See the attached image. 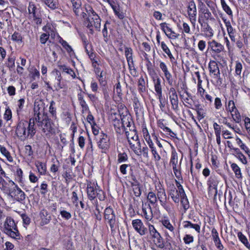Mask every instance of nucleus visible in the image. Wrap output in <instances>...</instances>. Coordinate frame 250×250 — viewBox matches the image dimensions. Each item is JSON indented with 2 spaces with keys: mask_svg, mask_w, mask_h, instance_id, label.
Returning a JSON list of instances; mask_svg holds the SVG:
<instances>
[{
  "mask_svg": "<svg viewBox=\"0 0 250 250\" xmlns=\"http://www.w3.org/2000/svg\"><path fill=\"white\" fill-rule=\"evenodd\" d=\"M143 216L147 220L150 221L153 218V213L151 208L150 205H148V209L143 208Z\"/></svg>",
  "mask_w": 250,
  "mask_h": 250,
  "instance_id": "30",
  "label": "nucleus"
},
{
  "mask_svg": "<svg viewBox=\"0 0 250 250\" xmlns=\"http://www.w3.org/2000/svg\"><path fill=\"white\" fill-rule=\"evenodd\" d=\"M193 237L190 234H186L183 238V241L186 244H189L193 242Z\"/></svg>",
  "mask_w": 250,
  "mask_h": 250,
  "instance_id": "56",
  "label": "nucleus"
},
{
  "mask_svg": "<svg viewBox=\"0 0 250 250\" xmlns=\"http://www.w3.org/2000/svg\"><path fill=\"white\" fill-rule=\"evenodd\" d=\"M161 47L163 50L167 55L168 57L169 58L171 62H173L175 60V58L171 53V52L168 48V47L167 46V45L166 44V43L162 42L161 43Z\"/></svg>",
  "mask_w": 250,
  "mask_h": 250,
  "instance_id": "39",
  "label": "nucleus"
},
{
  "mask_svg": "<svg viewBox=\"0 0 250 250\" xmlns=\"http://www.w3.org/2000/svg\"><path fill=\"white\" fill-rule=\"evenodd\" d=\"M60 70L63 72H65L70 75L72 78H74L76 77V75L74 71L70 67L67 66L65 65H60L58 66Z\"/></svg>",
  "mask_w": 250,
  "mask_h": 250,
  "instance_id": "32",
  "label": "nucleus"
},
{
  "mask_svg": "<svg viewBox=\"0 0 250 250\" xmlns=\"http://www.w3.org/2000/svg\"><path fill=\"white\" fill-rule=\"evenodd\" d=\"M209 75L211 77H219L220 75L218 65L215 61H210L208 64Z\"/></svg>",
  "mask_w": 250,
  "mask_h": 250,
  "instance_id": "17",
  "label": "nucleus"
},
{
  "mask_svg": "<svg viewBox=\"0 0 250 250\" xmlns=\"http://www.w3.org/2000/svg\"><path fill=\"white\" fill-rule=\"evenodd\" d=\"M113 125L116 132L119 134H122L125 132L126 128H124L121 122L118 119L114 120Z\"/></svg>",
  "mask_w": 250,
  "mask_h": 250,
  "instance_id": "27",
  "label": "nucleus"
},
{
  "mask_svg": "<svg viewBox=\"0 0 250 250\" xmlns=\"http://www.w3.org/2000/svg\"><path fill=\"white\" fill-rule=\"evenodd\" d=\"M228 108L229 111L232 113L235 110V112H238V110L236 108L234 102L232 100L229 101L228 103Z\"/></svg>",
  "mask_w": 250,
  "mask_h": 250,
  "instance_id": "55",
  "label": "nucleus"
},
{
  "mask_svg": "<svg viewBox=\"0 0 250 250\" xmlns=\"http://www.w3.org/2000/svg\"><path fill=\"white\" fill-rule=\"evenodd\" d=\"M97 144L99 148L106 150L108 149L110 146L109 138L106 134L101 132L99 136Z\"/></svg>",
  "mask_w": 250,
  "mask_h": 250,
  "instance_id": "13",
  "label": "nucleus"
},
{
  "mask_svg": "<svg viewBox=\"0 0 250 250\" xmlns=\"http://www.w3.org/2000/svg\"><path fill=\"white\" fill-rule=\"evenodd\" d=\"M211 236L216 247L219 250H222L224 249V247L221 242L218 233L216 229L213 228L211 229Z\"/></svg>",
  "mask_w": 250,
  "mask_h": 250,
  "instance_id": "21",
  "label": "nucleus"
},
{
  "mask_svg": "<svg viewBox=\"0 0 250 250\" xmlns=\"http://www.w3.org/2000/svg\"><path fill=\"white\" fill-rule=\"evenodd\" d=\"M132 225L135 230L141 235H144L147 231L142 221L140 219H135L132 222Z\"/></svg>",
  "mask_w": 250,
  "mask_h": 250,
  "instance_id": "15",
  "label": "nucleus"
},
{
  "mask_svg": "<svg viewBox=\"0 0 250 250\" xmlns=\"http://www.w3.org/2000/svg\"><path fill=\"white\" fill-rule=\"evenodd\" d=\"M162 30L165 33H167V32H169L171 31V29L167 26V23L166 22L162 23L160 24Z\"/></svg>",
  "mask_w": 250,
  "mask_h": 250,
  "instance_id": "64",
  "label": "nucleus"
},
{
  "mask_svg": "<svg viewBox=\"0 0 250 250\" xmlns=\"http://www.w3.org/2000/svg\"><path fill=\"white\" fill-rule=\"evenodd\" d=\"M11 39L13 41H15L16 42H22V37L21 34L18 32H15L11 36Z\"/></svg>",
  "mask_w": 250,
  "mask_h": 250,
  "instance_id": "47",
  "label": "nucleus"
},
{
  "mask_svg": "<svg viewBox=\"0 0 250 250\" xmlns=\"http://www.w3.org/2000/svg\"><path fill=\"white\" fill-rule=\"evenodd\" d=\"M182 159V158L181 159L178 164V154L175 150L172 151L169 164L172 166V169L181 167Z\"/></svg>",
  "mask_w": 250,
  "mask_h": 250,
  "instance_id": "20",
  "label": "nucleus"
},
{
  "mask_svg": "<svg viewBox=\"0 0 250 250\" xmlns=\"http://www.w3.org/2000/svg\"><path fill=\"white\" fill-rule=\"evenodd\" d=\"M230 167L234 172L236 177L238 178H241L242 177V175L240 168L238 167V166L235 163H232Z\"/></svg>",
  "mask_w": 250,
  "mask_h": 250,
  "instance_id": "40",
  "label": "nucleus"
},
{
  "mask_svg": "<svg viewBox=\"0 0 250 250\" xmlns=\"http://www.w3.org/2000/svg\"><path fill=\"white\" fill-rule=\"evenodd\" d=\"M60 42L62 44V46L66 49V50L68 53H70L71 52L73 51L72 47L68 44V43L62 39Z\"/></svg>",
  "mask_w": 250,
  "mask_h": 250,
  "instance_id": "54",
  "label": "nucleus"
},
{
  "mask_svg": "<svg viewBox=\"0 0 250 250\" xmlns=\"http://www.w3.org/2000/svg\"><path fill=\"white\" fill-rule=\"evenodd\" d=\"M132 150L137 155L140 156L142 155L144 157L146 158H148L149 157L148 147L145 146L142 148L140 141L137 142L136 146L132 145Z\"/></svg>",
  "mask_w": 250,
  "mask_h": 250,
  "instance_id": "14",
  "label": "nucleus"
},
{
  "mask_svg": "<svg viewBox=\"0 0 250 250\" xmlns=\"http://www.w3.org/2000/svg\"><path fill=\"white\" fill-rule=\"evenodd\" d=\"M73 10L76 16H79V13L82 10L81 0H71Z\"/></svg>",
  "mask_w": 250,
  "mask_h": 250,
  "instance_id": "25",
  "label": "nucleus"
},
{
  "mask_svg": "<svg viewBox=\"0 0 250 250\" xmlns=\"http://www.w3.org/2000/svg\"><path fill=\"white\" fill-rule=\"evenodd\" d=\"M35 121H36L35 117H34V118L30 119L29 122H27L28 125L27 130L29 137L30 138H32L36 133Z\"/></svg>",
  "mask_w": 250,
  "mask_h": 250,
  "instance_id": "24",
  "label": "nucleus"
},
{
  "mask_svg": "<svg viewBox=\"0 0 250 250\" xmlns=\"http://www.w3.org/2000/svg\"><path fill=\"white\" fill-rule=\"evenodd\" d=\"M0 16L1 17V21L5 22L8 27L12 26L11 15L8 12L2 11Z\"/></svg>",
  "mask_w": 250,
  "mask_h": 250,
  "instance_id": "28",
  "label": "nucleus"
},
{
  "mask_svg": "<svg viewBox=\"0 0 250 250\" xmlns=\"http://www.w3.org/2000/svg\"><path fill=\"white\" fill-rule=\"evenodd\" d=\"M242 69V64L240 62H236L235 67L236 75L240 76Z\"/></svg>",
  "mask_w": 250,
  "mask_h": 250,
  "instance_id": "58",
  "label": "nucleus"
},
{
  "mask_svg": "<svg viewBox=\"0 0 250 250\" xmlns=\"http://www.w3.org/2000/svg\"><path fill=\"white\" fill-rule=\"evenodd\" d=\"M25 153L28 156H32L33 155L34 152L30 145H28L25 146Z\"/></svg>",
  "mask_w": 250,
  "mask_h": 250,
  "instance_id": "61",
  "label": "nucleus"
},
{
  "mask_svg": "<svg viewBox=\"0 0 250 250\" xmlns=\"http://www.w3.org/2000/svg\"><path fill=\"white\" fill-rule=\"evenodd\" d=\"M125 54L126 60L133 59V50L130 47H125Z\"/></svg>",
  "mask_w": 250,
  "mask_h": 250,
  "instance_id": "49",
  "label": "nucleus"
},
{
  "mask_svg": "<svg viewBox=\"0 0 250 250\" xmlns=\"http://www.w3.org/2000/svg\"><path fill=\"white\" fill-rule=\"evenodd\" d=\"M160 67L163 71L166 80L169 85H173V79L171 73L168 70L167 67L164 62H161L160 63Z\"/></svg>",
  "mask_w": 250,
  "mask_h": 250,
  "instance_id": "19",
  "label": "nucleus"
},
{
  "mask_svg": "<svg viewBox=\"0 0 250 250\" xmlns=\"http://www.w3.org/2000/svg\"><path fill=\"white\" fill-rule=\"evenodd\" d=\"M35 166L41 175H45L46 172V165L45 163L40 161H37L35 163Z\"/></svg>",
  "mask_w": 250,
  "mask_h": 250,
  "instance_id": "29",
  "label": "nucleus"
},
{
  "mask_svg": "<svg viewBox=\"0 0 250 250\" xmlns=\"http://www.w3.org/2000/svg\"><path fill=\"white\" fill-rule=\"evenodd\" d=\"M121 124L123 125L124 128H125V125L128 122L130 121L131 119L130 115H123L121 116Z\"/></svg>",
  "mask_w": 250,
  "mask_h": 250,
  "instance_id": "50",
  "label": "nucleus"
},
{
  "mask_svg": "<svg viewBox=\"0 0 250 250\" xmlns=\"http://www.w3.org/2000/svg\"><path fill=\"white\" fill-rule=\"evenodd\" d=\"M4 232L12 238L15 239H19L20 238V233L18 230L17 228L15 229L6 230V231Z\"/></svg>",
  "mask_w": 250,
  "mask_h": 250,
  "instance_id": "36",
  "label": "nucleus"
},
{
  "mask_svg": "<svg viewBox=\"0 0 250 250\" xmlns=\"http://www.w3.org/2000/svg\"><path fill=\"white\" fill-rule=\"evenodd\" d=\"M155 189L157 200L161 206L167 210L168 208L167 205V196L164 187L161 184H159L155 186Z\"/></svg>",
  "mask_w": 250,
  "mask_h": 250,
  "instance_id": "7",
  "label": "nucleus"
},
{
  "mask_svg": "<svg viewBox=\"0 0 250 250\" xmlns=\"http://www.w3.org/2000/svg\"><path fill=\"white\" fill-rule=\"evenodd\" d=\"M160 222L166 229L169 230L170 232L174 233V228L167 218H164L162 219Z\"/></svg>",
  "mask_w": 250,
  "mask_h": 250,
  "instance_id": "34",
  "label": "nucleus"
},
{
  "mask_svg": "<svg viewBox=\"0 0 250 250\" xmlns=\"http://www.w3.org/2000/svg\"><path fill=\"white\" fill-rule=\"evenodd\" d=\"M237 236L239 240L241 243L249 250H250V243L248 241L247 237L241 232H238L237 233Z\"/></svg>",
  "mask_w": 250,
  "mask_h": 250,
  "instance_id": "31",
  "label": "nucleus"
},
{
  "mask_svg": "<svg viewBox=\"0 0 250 250\" xmlns=\"http://www.w3.org/2000/svg\"><path fill=\"white\" fill-rule=\"evenodd\" d=\"M180 200L181 201V204L182 205L184 209L187 210L189 208V204L186 194H185L184 196L181 195Z\"/></svg>",
  "mask_w": 250,
  "mask_h": 250,
  "instance_id": "46",
  "label": "nucleus"
},
{
  "mask_svg": "<svg viewBox=\"0 0 250 250\" xmlns=\"http://www.w3.org/2000/svg\"><path fill=\"white\" fill-rule=\"evenodd\" d=\"M60 214L62 218L65 220H69L72 217L71 213L66 210H61Z\"/></svg>",
  "mask_w": 250,
  "mask_h": 250,
  "instance_id": "60",
  "label": "nucleus"
},
{
  "mask_svg": "<svg viewBox=\"0 0 250 250\" xmlns=\"http://www.w3.org/2000/svg\"><path fill=\"white\" fill-rule=\"evenodd\" d=\"M27 121L21 120L18 122L16 128V134L21 141H24L29 137L27 133Z\"/></svg>",
  "mask_w": 250,
  "mask_h": 250,
  "instance_id": "6",
  "label": "nucleus"
},
{
  "mask_svg": "<svg viewBox=\"0 0 250 250\" xmlns=\"http://www.w3.org/2000/svg\"><path fill=\"white\" fill-rule=\"evenodd\" d=\"M126 137L128 140L130 148L132 149V145L136 146L137 142L140 141L135 127L131 126V129L128 130V128H126L125 131Z\"/></svg>",
  "mask_w": 250,
  "mask_h": 250,
  "instance_id": "8",
  "label": "nucleus"
},
{
  "mask_svg": "<svg viewBox=\"0 0 250 250\" xmlns=\"http://www.w3.org/2000/svg\"><path fill=\"white\" fill-rule=\"evenodd\" d=\"M134 194L136 197H140L141 195L142 192L141 190V187L140 185H139L138 186L135 185L134 187L132 188Z\"/></svg>",
  "mask_w": 250,
  "mask_h": 250,
  "instance_id": "59",
  "label": "nucleus"
},
{
  "mask_svg": "<svg viewBox=\"0 0 250 250\" xmlns=\"http://www.w3.org/2000/svg\"><path fill=\"white\" fill-rule=\"evenodd\" d=\"M86 11L87 14L82 10L79 13V15H80L84 20L85 25L89 29L91 33H93V27L99 31L101 21L100 17L90 6H88L86 8Z\"/></svg>",
  "mask_w": 250,
  "mask_h": 250,
  "instance_id": "1",
  "label": "nucleus"
},
{
  "mask_svg": "<svg viewBox=\"0 0 250 250\" xmlns=\"http://www.w3.org/2000/svg\"><path fill=\"white\" fill-rule=\"evenodd\" d=\"M111 7L113 10L115 14L120 19H123L124 18V15L123 12H120V8L119 6L116 5L111 4Z\"/></svg>",
  "mask_w": 250,
  "mask_h": 250,
  "instance_id": "45",
  "label": "nucleus"
},
{
  "mask_svg": "<svg viewBox=\"0 0 250 250\" xmlns=\"http://www.w3.org/2000/svg\"><path fill=\"white\" fill-rule=\"evenodd\" d=\"M37 125L41 127L43 132H48L52 134L55 133V129L52 126L50 119L48 118L47 113H43L41 117L36 118Z\"/></svg>",
  "mask_w": 250,
  "mask_h": 250,
  "instance_id": "3",
  "label": "nucleus"
},
{
  "mask_svg": "<svg viewBox=\"0 0 250 250\" xmlns=\"http://www.w3.org/2000/svg\"><path fill=\"white\" fill-rule=\"evenodd\" d=\"M16 228L17 226L13 219L11 217H7L4 223L3 231L5 232L10 229H15Z\"/></svg>",
  "mask_w": 250,
  "mask_h": 250,
  "instance_id": "22",
  "label": "nucleus"
},
{
  "mask_svg": "<svg viewBox=\"0 0 250 250\" xmlns=\"http://www.w3.org/2000/svg\"><path fill=\"white\" fill-rule=\"evenodd\" d=\"M168 95L172 109L175 111L178 110L179 100L175 89L174 87H170L168 90Z\"/></svg>",
  "mask_w": 250,
  "mask_h": 250,
  "instance_id": "10",
  "label": "nucleus"
},
{
  "mask_svg": "<svg viewBox=\"0 0 250 250\" xmlns=\"http://www.w3.org/2000/svg\"><path fill=\"white\" fill-rule=\"evenodd\" d=\"M52 75H53L54 78L52 81L55 90L59 91L60 89H62L64 87L63 83H62V77L60 72L57 70L54 69L52 72Z\"/></svg>",
  "mask_w": 250,
  "mask_h": 250,
  "instance_id": "9",
  "label": "nucleus"
},
{
  "mask_svg": "<svg viewBox=\"0 0 250 250\" xmlns=\"http://www.w3.org/2000/svg\"><path fill=\"white\" fill-rule=\"evenodd\" d=\"M24 100L23 99H20L18 102V106L17 111L18 113L21 112L23 109V104H24Z\"/></svg>",
  "mask_w": 250,
  "mask_h": 250,
  "instance_id": "63",
  "label": "nucleus"
},
{
  "mask_svg": "<svg viewBox=\"0 0 250 250\" xmlns=\"http://www.w3.org/2000/svg\"><path fill=\"white\" fill-rule=\"evenodd\" d=\"M195 108L194 109L197 112L199 119H203L205 117V112L202 106L200 104H197L195 105Z\"/></svg>",
  "mask_w": 250,
  "mask_h": 250,
  "instance_id": "38",
  "label": "nucleus"
},
{
  "mask_svg": "<svg viewBox=\"0 0 250 250\" xmlns=\"http://www.w3.org/2000/svg\"><path fill=\"white\" fill-rule=\"evenodd\" d=\"M104 219L107 221L111 231L113 232L115 230V228L118 224V220L116 217L113 209L110 207L106 208L104 211Z\"/></svg>",
  "mask_w": 250,
  "mask_h": 250,
  "instance_id": "4",
  "label": "nucleus"
},
{
  "mask_svg": "<svg viewBox=\"0 0 250 250\" xmlns=\"http://www.w3.org/2000/svg\"><path fill=\"white\" fill-rule=\"evenodd\" d=\"M127 155L125 153H120L118 155V163H121L123 162H125L127 161Z\"/></svg>",
  "mask_w": 250,
  "mask_h": 250,
  "instance_id": "52",
  "label": "nucleus"
},
{
  "mask_svg": "<svg viewBox=\"0 0 250 250\" xmlns=\"http://www.w3.org/2000/svg\"><path fill=\"white\" fill-rule=\"evenodd\" d=\"M55 104V102L52 101L50 103V106L49 108V112L50 114V116L52 119H56L57 118L56 109L54 106Z\"/></svg>",
  "mask_w": 250,
  "mask_h": 250,
  "instance_id": "41",
  "label": "nucleus"
},
{
  "mask_svg": "<svg viewBox=\"0 0 250 250\" xmlns=\"http://www.w3.org/2000/svg\"><path fill=\"white\" fill-rule=\"evenodd\" d=\"M154 83L155 90L156 92L162 91L161 85V80L159 78H157L156 80L153 79Z\"/></svg>",
  "mask_w": 250,
  "mask_h": 250,
  "instance_id": "48",
  "label": "nucleus"
},
{
  "mask_svg": "<svg viewBox=\"0 0 250 250\" xmlns=\"http://www.w3.org/2000/svg\"><path fill=\"white\" fill-rule=\"evenodd\" d=\"M205 1L207 5V6L211 10H212L213 12V11L215 10V3L211 0H205Z\"/></svg>",
  "mask_w": 250,
  "mask_h": 250,
  "instance_id": "62",
  "label": "nucleus"
},
{
  "mask_svg": "<svg viewBox=\"0 0 250 250\" xmlns=\"http://www.w3.org/2000/svg\"><path fill=\"white\" fill-rule=\"evenodd\" d=\"M78 98L80 104L82 108V113H83L84 112L89 111V107L84 100L83 96L81 93L78 94Z\"/></svg>",
  "mask_w": 250,
  "mask_h": 250,
  "instance_id": "26",
  "label": "nucleus"
},
{
  "mask_svg": "<svg viewBox=\"0 0 250 250\" xmlns=\"http://www.w3.org/2000/svg\"><path fill=\"white\" fill-rule=\"evenodd\" d=\"M188 14L191 23L194 25L196 21L197 9L193 0L190 1L188 7Z\"/></svg>",
  "mask_w": 250,
  "mask_h": 250,
  "instance_id": "12",
  "label": "nucleus"
},
{
  "mask_svg": "<svg viewBox=\"0 0 250 250\" xmlns=\"http://www.w3.org/2000/svg\"><path fill=\"white\" fill-rule=\"evenodd\" d=\"M193 221V222L189 221H184L183 222V227L185 229H193L197 232L200 233L201 222L199 220L196 221L195 219H194Z\"/></svg>",
  "mask_w": 250,
  "mask_h": 250,
  "instance_id": "18",
  "label": "nucleus"
},
{
  "mask_svg": "<svg viewBox=\"0 0 250 250\" xmlns=\"http://www.w3.org/2000/svg\"><path fill=\"white\" fill-rule=\"evenodd\" d=\"M49 38V34L46 33H42L40 37V41L41 43L45 44L48 40Z\"/></svg>",
  "mask_w": 250,
  "mask_h": 250,
  "instance_id": "57",
  "label": "nucleus"
},
{
  "mask_svg": "<svg viewBox=\"0 0 250 250\" xmlns=\"http://www.w3.org/2000/svg\"><path fill=\"white\" fill-rule=\"evenodd\" d=\"M146 198L149 204L152 205L156 204L158 202L156 193L153 191L148 192Z\"/></svg>",
  "mask_w": 250,
  "mask_h": 250,
  "instance_id": "33",
  "label": "nucleus"
},
{
  "mask_svg": "<svg viewBox=\"0 0 250 250\" xmlns=\"http://www.w3.org/2000/svg\"><path fill=\"white\" fill-rule=\"evenodd\" d=\"M138 90L140 92H144L146 91L145 81L143 77H141L138 80Z\"/></svg>",
  "mask_w": 250,
  "mask_h": 250,
  "instance_id": "44",
  "label": "nucleus"
},
{
  "mask_svg": "<svg viewBox=\"0 0 250 250\" xmlns=\"http://www.w3.org/2000/svg\"><path fill=\"white\" fill-rule=\"evenodd\" d=\"M149 233L155 245L159 248L163 249L165 247L163 238L156 229L154 226L149 224L148 226Z\"/></svg>",
  "mask_w": 250,
  "mask_h": 250,
  "instance_id": "5",
  "label": "nucleus"
},
{
  "mask_svg": "<svg viewBox=\"0 0 250 250\" xmlns=\"http://www.w3.org/2000/svg\"><path fill=\"white\" fill-rule=\"evenodd\" d=\"M208 49L209 48L213 53L218 55L222 52L224 48V46L215 40H212L208 42Z\"/></svg>",
  "mask_w": 250,
  "mask_h": 250,
  "instance_id": "16",
  "label": "nucleus"
},
{
  "mask_svg": "<svg viewBox=\"0 0 250 250\" xmlns=\"http://www.w3.org/2000/svg\"><path fill=\"white\" fill-rule=\"evenodd\" d=\"M150 149H151V152L152 153V154L153 156L154 160L156 162L159 161L161 159V156L158 153L155 146L153 147V148H150Z\"/></svg>",
  "mask_w": 250,
  "mask_h": 250,
  "instance_id": "53",
  "label": "nucleus"
},
{
  "mask_svg": "<svg viewBox=\"0 0 250 250\" xmlns=\"http://www.w3.org/2000/svg\"><path fill=\"white\" fill-rule=\"evenodd\" d=\"M86 189L87 197L90 200H93L96 197L98 198L100 201H104V193L100 189L97 184L95 185L91 182L88 183Z\"/></svg>",
  "mask_w": 250,
  "mask_h": 250,
  "instance_id": "2",
  "label": "nucleus"
},
{
  "mask_svg": "<svg viewBox=\"0 0 250 250\" xmlns=\"http://www.w3.org/2000/svg\"><path fill=\"white\" fill-rule=\"evenodd\" d=\"M0 151L1 154L6 158L7 160L9 162H13V159L12 157L11 156L10 152L8 151V150L6 148L5 146L0 145Z\"/></svg>",
  "mask_w": 250,
  "mask_h": 250,
  "instance_id": "37",
  "label": "nucleus"
},
{
  "mask_svg": "<svg viewBox=\"0 0 250 250\" xmlns=\"http://www.w3.org/2000/svg\"><path fill=\"white\" fill-rule=\"evenodd\" d=\"M221 4L223 9L229 16L232 17V12L230 7L226 3L225 0H221Z\"/></svg>",
  "mask_w": 250,
  "mask_h": 250,
  "instance_id": "43",
  "label": "nucleus"
},
{
  "mask_svg": "<svg viewBox=\"0 0 250 250\" xmlns=\"http://www.w3.org/2000/svg\"><path fill=\"white\" fill-rule=\"evenodd\" d=\"M28 11L31 18L36 17L39 14L37 13V9L34 4L30 2L28 6Z\"/></svg>",
  "mask_w": 250,
  "mask_h": 250,
  "instance_id": "35",
  "label": "nucleus"
},
{
  "mask_svg": "<svg viewBox=\"0 0 250 250\" xmlns=\"http://www.w3.org/2000/svg\"><path fill=\"white\" fill-rule=\"evenodd\" d=\"M45 3L49 8L55 9L57 7V4L54 0H44Z\"/></svg>",
  "mask_w": 250,
  "mask_h": 250,
  "instance_id": "51",
  "label": "nucleus"
},
{
  "mask_svg": "<svg viewBox=\"0 0 250 250\" xmlns=\"http://www.w3.org/2000/svg\"><path fill=\"white\" fill-rule=\"evenodd\" d=\"M218 180L215 176H211L208 181V185L211 187H217Z\"/></svg>",
  "mask_w": 250,
  "mask_h": 250,
  "instance_id": "42",
  "label": "nucleus"
},
{
  "mask_svg": "<svg viewBox=\"0 0 250 250\" xmlns=\"http://www.w3.org/2000/svg\"><path fill=\"white\" fill-rule=\"evenodd\" d=\"M169 195L170 196L173 201L175 203H178L181 197V193L176 189L174 185L168 191Z\"/></svg>",
  "mask_w": 250,
  "mask_h": 250,
  "instance_id": "23",
  "label": "nucleus"
},
{
  "mask_svg": "<svg viewBox=\"0 0 250 250\" xmlns=\"http://www.w3.org/2000/svg\"><path fill=\"white\" fill-rule=\"evenodd\" d=\"M34 112L35 120L38 117H41L43 113H47L44 112V104L42 100H36L34 104Z\"/></svg>",
  "mask_w": 250,
  "mask_h": 250,
  "instance_id": "11",
  "label": "nucleus"
}]
</instances>
